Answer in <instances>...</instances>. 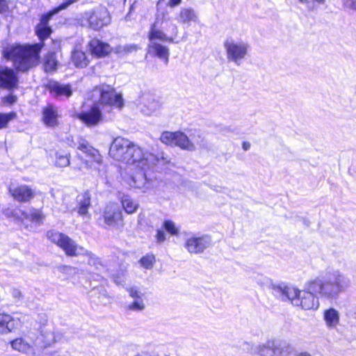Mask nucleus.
I'll return each instance as SVG.
<instances>
[{
	"instance_id": "58",
	"label": "nucleus",
	"mask_w": 356,
	"mask_h": 356,
	"mask_svg": "<svg viewBox=\"0 0 356 356\" xmlns=\"http://www.w3.org/2000/svg\"><path fill=\"white\" fill-rule=\"evenodd\" d=\"M115 282H116L118 284H120V282H118V281H117V280H115Z\"/></svg>"
},
{
	"instance_id": "13",
	"label": "nucleus",
	"mask_w": 356,
	"mask_h": 356,
	"mask_svg": "<svg viewBox=\"0 0 356 356\" xmlns=\"http://www.w3.org/2000/svg\"><path fill=\"white\" fill-rule=\"evenodd\" d=\"M13 350L29 356H38L33 342V333L29 332L24 337L16 338L10 342Z\"/></svg>"
},
{
	"instance_id": "5",
	"label": "nucleus",
	"mask_w": 356,
	"mask_h": 356,
	"mask_svg": "<svg viewBox=\"0 0 356 356\" xmlns=\"http://www.w3.org/2000/svg\"><path fill=\"white\" fill-rule=\"evenodd\" d=\"M169 20L170 19L168 17V13L167 10L162 11L156 15L155 22L151 26L148 34L149 43H152V42H156V40L174 42V37H168L163 31L157 29L158 25L162 26L163 24H165L162 28L166 31H171L174 35L177 36L178 33V27L175 24L169 22Z\"/></svg>"
},
{
	"instance_id": "18",
	"label": "nucleus",
	"mask_w": 356,
	"mask_h": 356,
	"mask_svg": "<svg viewBox=\"0 0 356 356\" xmlns=\"http://www.w3.org/2000/svg\"><path fill=\"white\" fill-rule=\"evenodd\" d=\"M77 118L87 127L97 126L102 121V113L97 105H93L90 109L77 114Z\"/></svg>"
},
{
	"instance_id": "26",
	"label": "nucleus",
	"mask_w": 356,
	"mask_h": 356,
	"mask_svg": "<svg viewBox=\"0 0 356 356\" xmlns=\"http://www.w3.org/2000/svg\"><path fill=\"white\" fill-rule=\"evenodd\" d=\"M56 13H54V9L44 16L40 21V24L36 27V33L40 40H44L49 37L51 33V29L47 26L49 19Z\"/></svg>"
},
{
	"instance_id": "15",
	"label": "nucleus",
	"mask_w": 356,
	"mask_h": 356,
	"mask_svg": "<svg viewBox=\"0 0 356 356\" xmlns=\"http://www.w3.org/2000/svg\"><path fill=\"white\" fill-rule=\"evenodd\" d=\"M8 191L12 197L20 203L29 202L35 197V191L26 184H11Z\"/></svg>"
},
{
	"instance_id": "21",
	"label": "nucleus",
	"mask_w": 356,
	"mask_h": 356,
	"mask_svg": "<svg viewBox=\"0 0 356 356\" xmlns=\"http://www.w3.org/2000/svg\"><path fill=\"white\" fill-rule=\"evenodd\" d=\"M130 186L138 188L142 192H147L152 188V183L144 172H139L132 176L129 181Z\"/></svg>"
},
{
	"instance_id": "48",
	"label": "nucleus",
	"mask_w": 356,
	"mask_h": 356,
	"mask_svg": "<svg viewBox=\"0 0 356 356\" xmlns=\"http://www.w3.org/2000/svg\"><path fill=\"white\" fill-rule=\"evenodd\" d=\"M343 6L345 8L355 10L356 0H343Z\"/></svg>"
},
{
	"instance_id": "61",
	"label": "nucleus",
	"mask_w": 356,
	"mask_h": 356,
	"mask_svg": "<svg viewBox=\"0 0 356 356\" xmlns=\"http://www.w3.org/2000/svg\"><path fill=\"white\" fill-rule=\"evenodd\" d=\"M355 11H356V8H355Z\"/></svg>"
},
{
	"instance_id": "17",
	"label": "nucleus",
	"mask_w": 356,
	"mask_h": 356,
	"mask_svg": "<svg viewBox=\"0 0 356 356\" xmlns=\"http://www.w3.org/2000/svg\"><path fill=\"white\" fill-rule=\"evenodd\" d=\"M292 350L289 346L280 348L275 341H268L257 348V353L261 356H286Z\"/></svg>"
},
{
	"instance_id": "47",
	"label": "nucleus",
	"mask_w": 356,
	"mask_h": 356,
	"mask_svg": "<svg viewBox=\"0 0 356 356\" xmlns=\"http://www.w3.org/2000/svg\"><path fill=\"white\" fill-rule=\"evenodd\" d=\"M154 156L155 157V160H154V163L150 165L149 168L152 165H155L156 162L162 163L163 164L168 163L169 162L167 155L165 156L163 153L161 154V158H159L158 156H156L155 155H154Z\"/></svg>"
},
{
	"instance_id": "23",
	"label": "nucleus",
	"mask_w": 356,
	"mask_h": 356,
	"mask_svg": "<svg viewBox=\"0 0 356 356\" xmlns=\"http://www.w3.org/2000/svg\"><path fill=\"white\" fill-rule=\"evenodd\" d=\"M148 52L149 54L163 60L165 64L168 63L169 49L167 47L157 42H152V43H149L148 44Z\"/></svg>"
},
{
	"instance_id": "52",
	"label": "nucleus",
	"mask_w": 356,
	"mask_h": 356,
	"mask_svg": "<svg viewBox=\"0 0 356 356\" xmlns=\"http://www.w3.org/2000/svg\"><path fill=\"white\" fill-rule=\"evenodd\" d=\"M182 0H168L167 5L170 8L178 6L181 4Z\"/></svg>"
},
{
	"instance_id": "44",
	"label": "nucleus",
	"mask_w": 356,
	"mask_h": 356,
	"mask_svg": "<svg viewBox=\"0 0 356 356\" xmlns=\"http://www.w3.org/2000/svg\"><path fill=\"white\" fill-rule=\"evenodd\" d=\"M138 49V47L136 44H129L124 46H119L116 48V52L121 54V53H131L133 51H136Z\"/></svg>"
},
{
	"instance_id": "57",
	"label": "nucleus",
	"mask_w": 356,
	"mask_h": 356,
	"mask_svg": "<svg viewBox=\"0 0 356 356\" xmlns=\"http://www.w3.org/2000/svg\"><path fill=\"white\" fill-rule=\"evenodd\" d=\"M316 1H317L318 3H324L325 2V0H315ZM300 2L302 3H308V0H299Z\"/></svg>"
},
{
	"instance_id": "19",
	"label": "nucleus",
	"mask_w": 356,
	"mask_h": 356,
	"mask_svg": "<svg viewBox=\"0 0 356 356\" xmlns=\"http://www.w3.org/2000/svg\"><path fill=\"white\" fill-rule=\"evenodd\" d=\"M17 86V78L13 70L0 67V87L12 90Z\"/></svg>"
},
{
	"instance_id": "14",
	"label": "nucleus",
	"mask_w": 356,
	"mask_h": 356,
	"mask_svg": "<svg viewBox=\"0 0 356 356\" xmlns=\"http://www.w3.org/2000/svg\"><path fill=\"white\" fill-rule=\"evenodd\" d=\"M77 149L91 157L93 161L99 165V167L95 169L98 172L99 176H103L106 169L105 166L102 165L103 159L99 151L92 147L86 139L82 138L78 140Z\"/></svg>"
},
{
	"instance_id": "2",
	"label": "nucleus",
	"mask_w": 356,
	"mask_h": 356,
	"mask_svg": "<svg viewBox=\"0 0 356 356\" xmlns=\"http://www.w3.org/2000/svg\"><path fill=\"white\" fill-rule=\"evenodd\" d=\"M349 278L339 270L328 272L308 282V289L327 300L336 298L350 286Z\"/></svg>"
},
{
	"instance_id": "27",
	"label": "nucleus",
	"mask_w": 356,
	"mask_h": 356,
	"mask_svg": "<svg viewBox=\"0 0 356 356\" xmlns=\"http://www.w3.org/2000/svg\"><path fill=\"white\" fill-rule=\"evenodd\" d=\"M175 146L190 152L195 151L197 149L195 143L181 131H177Z\"/></svg>"
},
{
	"instance_id": "10",
	"label": "nucleus",
	"mask_w": 356,
	"mask_h": 356,
	"mask_svg": "<svg viewBox=\"0 0 356 356\" xmlns=\"http://www.w3.org/2000/svg\"><path fill=\"white\" fill-rule=\"evenodd\" d=\"M103 219L104 223L113 229L121 230L124 225L122 211L115 202L106 204L103 211Z\"/></svg>"
},
{
	"instance_id": "31",
	"label": "nucleus",
	"mask_w": 356,
	"mask_h": 356,
	"mask_svg": "<svg viewBox=\"0 0 356 356\" xmlns=\"http://www.w3.org/2000/svg\"><path fill=\"white\" fill-rule=\"evenodd\" d=\"M15 328L13 318L6 314L0 313V334H8Z\"/></svg>"
},
{
	"instance_id": "7",
	"label": "nucleus",
	"mask_w": 356,
	"mask_h": 356,
	"mask_svg": "<svg viewBox=\"0 0 356 356\" xmlns=\"http://www.w3.org/2000/svg\"><path fill=\"white\" fill-rule=\"evenodd\" d=\"M48 238L60 247L67 256L76 257L82 255L83 248L79 246L68 236L56 231H49L47 234Z\"/></svg>"
},
{
	"instance_id": "49",
	"label": "nucleus",
	"mask_w": 356,
	"mask_h": 356,
	"mask_svg": "<svg viewBox=\"0 0 356 356\" xmlns=\"http://www.w3.org/2000/svg\"><path fill=\"white\" fill-rule=\"evenodd\" d=\"M17 97L13 95H8L2 98V102L5 105H10L16 102Z\"/></svg>"
},
{
	"instance_id": "4",
	"label": "nucleus",
	"mask_w": 356,
	"mask_h": 356,
	"mask_svg": "<svg viewBox=\"0 0 356 356\" xmlns=\"http://www.w3.org/2000/svg\"><path fill=\"white\" fill-rule=\"evenodd\" d=\"M274 290L283 300H289L293 306L305 310H316L319 307L318 298L315 292L308 289V283L305 290L286 285L277 286Z\"/></svg>"
},
{
	"instance_id": "1",
	"label": "nucleus",
	"mask_w": 356,
	"mask_h": 356,
	"mask_svg": "<svg viewBox=\"0 0 356 356\" xmlns=\"http://www.w3.org/2000/svg\"><path fill=\"white\" fill-rule=\"evenodd\" d=\"M109 154L113 159L136 165L143 171L149 169L155 160L153 154L144 152L140 147L122 137H117L113 140Z\"/></svg>"
},
{
	"instance_id": "25",
	"label": "nucleus",
	"mask_w": 356,
	"mask_h": 356,
	"mask_svg": "<svg viewBox=\"0 0 356 356\" xmlns=\"http://www.w3.org/2000/svg\"><path fill=\"white\" fill-rule=\"evenodd\" d=\"M90 49L92 54L97 57H104L108 55L112 50L111 46L97 39H93L90 42Z\"/></svg>"
},
{
	"instance_id": "34",
	"label": "nucleus",
	"mask_w": 356,
	"mask_h": 356,
	"mask_svg": "<svg viewBox=\"0 0 356 356\" xmlns=\"http://www.w3.org/2000/svg\"><path fill=\"white\" fill-rule=\"evenodd\" d=\"M43 66L46 72H52L56 70L58 60L55 53L50 52L46 55Z\"/></svg>"
},
{
	"instance_id": "28",
	"label": "nucleus",
	"mask_w": 356,
	"mask_h": 356,
	"mask_svg": "<svg viewBox=\"0 0 356 356\" xmlns=\"http://www.w3.org/2000/svg\"><path fill=\"white\" fill-rule=\"evenodd\" d=\"M42 120L47 127H55L58 124L57 109L52 105L44 108Z\"/></svg>"
},
{
	"instance_id": "35",
	"label": "nucleus",
	"mask_w": 356,
	"mask_h": 356,
	"mask_svg": "<svg viewBox=\"0 0 356 356\" xmlns=\"http://www.w3.org/2000/svg\"><path fill=\"white\" fill-rule=\"evenodd\" d=\"M83 251L84 252L82 254L86 255L88 257V263L89 265L95 267L97 269H100L104 266L101 259L97 255L87 250L84 248Z\"/></svg>"
},
{
	"instance_id": "12",
	"label": "nucleus",
	"mask_w": 356,
	"mask_h": 356,
	"mask_svg": "<svg viewBox=\"0 0 356 356\" xmlns=\"http://www.w3.org/2000/svg\"><path fill=\"white\" fill-rule=\"evenodd\" d=\"M56 341V335L51 326L41 327L38 336L33 334V342L38 356H46L42 355L43 351L54 345Z\"/></svg>"
},
{
	"instance_id": "46",
	"label": "nucleus",
	"mask_w": 356,
	"mask_h": 356,
	"mask_svg": "<svg viewBox=\"0 0 356 356\" xmlns=\"http://www.w3.org/2000/svg\"><path fill=\"white\" fill-rule=\"evenodd\" d=\"M254 281H255L259 285L264 286L268 284V277L264 276L263 275L257 274L252 277Z\"/></svg>"
},
{
	"instance_id": "16",
	"label": "nucleus",
	"mask_w": 356,
	"mask_h": 356,
	"mask_svg": "<svg viewBox=\"0 0 356 356\" xmlns=\"http://www.w3.org/2000/svg\"><path fill=\"white\" fill-rule=\"evenodd\" d=\"M45 218V216L41 209L31 208L28 212L24 211L22 224L26 229L32 230L40 226Z\"/></svg>"
},
{
	"instance_id": "50",
	"label": "nucleus",
	"mask_w": 356,
	"mask_h": 356,
	"mask_svg": "<svg viewBox=\"0 0 356 356\" xmlns=\"http://www.w3.org/2000/svg\"><path fill=\"white\" fill-rule=\"evenodd\" d=\"M156 238L157 243H163L165 240V234L163 231L158 229L156 231Z\"/></svg>"
},
{
	"instance_id": "37",
	"label": "nucleus",
	"mask_w": 356,
	"mask_h": 356,
	"mask_svg": "<svg viewBox=\"0 0 356 356\" xmlns=\"http://www.w3.org/2000/svg\"><path fill=\"white\" fill-rule=\"evenodd\" d=\"M3 213L8 218H13L15 220L22 222L23 218L24 211L19 208H7L3 210Z\"/></svg>"
},
{
	"instance_id": "36",
	"label": "nucleus",
	"mask_w": 356,
	"mask_h": 356,
	"mask_svg": "<svg viewBox=\"0 0 356 356\" xmlns=\"http://www.w3.org/2000/svg\"><path fill=\"white\" fill-rule=\"evenodd\" d=\"M145 108L143 109V112L147 115H151L156 111L159 107V102L155 99H145L144 102Z\"/></svg>"
},
{
	"instance_id": "54",
	"label": "nucleus",
	"mask_w": 356,
	"mask_h": 356,
	"mask_svg": "<svg viewBox=\"0 0 356 356\" xmlns=\"http://www.w3.org/2000/svg\"><path fill=\"white\" fill-rule=\"evenodd\" d=\"M198 138L196 140V143L197 145H199L200 147H202L203 145H204V138H202L200 136H197Z\"/></svg>"
},
{
	"instance_id": "32",
	"label": "nucleus",
	"mask_w": 356,
	"mask_h": 356,
	"mask_svg": "<svg viewBox=\"0 0 356 356\" xmlns=\"http://www.w3.org/2000/svg\"><path fill=\"white\" fill-rule=\"evenodd\" d=\"M91 197L88 191L83 192L78 197V213L81 216H86L88 213V210L90 207Z\"/></svg>"
},
{
	"instance_id": "55",
	"label": "nucleus",
	"mask_w": 356,
	"mask_h": 356,
	"mask_svg": "<svg viewBox=\"0 0 356 356\" xmlns=\"http://www.w3.org/2000/svg\"><path fill=\"white\" fill-rule=\"evenodd\" d=\"M250 147V144L248 142H244L243 143V149L245 151L248 150Z\"/></svg>"
},
{
	"instance_id": "33",
	"label": "nucleus",
	"mask_w": 356,
	"mask_h": 356,
	"mask_svg": "<svg viewBox=\"0 0 356 356\" xmlns=\"http://www.w3.org/2000/svg\"><path fill=\"white\" fill-rule=\"evenodd\" d=\"M70 153L65 150L59 149L55 153L54 165L58 168H65L70 164Z\"/></svg>"
},
{
	"instance_id": "20",
	"label": "nucleus",
	"mask_w": 356,
	"mask_h": 356,
	"mask_svg": "<svg viewBox=\"0 0 356 356\" xmlns=\"http://www.w3.org/2000/svg\"><path fill=\"white\" fill-rule=\"evenodd\" d=\"M175 19L179 23L184 24L199 22L197 13L193 8L188 7L181 8Z\"/></svg>"
},
{
	"instance_id": "43",
	"label": "nucleus",
	"mask_w": 356,
	"mask_h": 356,
	"mask_svg": "<svg viewBox=\"0 0 356 356\" xmlns=\"http://www.w3.org/2000/svg\"><path fill=\"white\" fill-rule=\"evenodd\" d=\"M77 0H63V1L54 8V13H58L63 10L67 9L70 5L75 3ZM5 6L4 0H0V10Z\"/></svg>"
},
{
	"instance_id": "40",
	"label": "nucleus",
	"mask_w": 356,
	"mask_h": 356,
	"mask_svg": "<svg viewBox=\"0 0 356 356\" xmlns=\"http://www.w3.org/2000/svg\"><path fill=\"white\" fill-rule=\"evenodd\" d=\"M17 118V114L15 112L8 113H0V129H4L7 127L8 124Z\"/></svg>"
},
{
	"instance_id": "22",
	"label": "nucleus",
	"mask_w": 356,
	"mask_h": 356,
	"mask_svg": "<svg viewBox=\"0 0 356 356\" xmlns=\"http://www.w3.org/2000/svg\"><path fill=\"white\" fill-rule=\"evenodd\" d=\"M323 320L328 329H336L340 323V313L334 307H330L323 311Z\"/></svg>"
},
{
	"instance_id": "29",
	"label": "nucleus",
	"mask_w": 356,
	"mask_h": 356,
	"mask_svg": "<svg viewBox=\"0 0 356 356\" xmlns=\"http://www.w3.org/2000/svg\"><path fill=\"white\" fill-rule=\"evenodd\" d=\"M71 60L76 67L80 68L87 67L89 63V60L86 53L78 47H76L72 51Z\"/></svg>"
},
{
	"instance_id": "56",
	"label": "nucleus",
	"mask_w": 356,
	"mask_h": 356,
	"mask_svg": "<svg viewBox=\"0 0 356 356\" xmlns=\"http://www.w3.org/2000/svg\"><path fill=\"white\" fill-rule=\"evenodd\" d=\"M296 356H312V355L307 351H303L298 353Z\"/></svg>"
},
{
	"instance_id": "60",
	"label": "nucleus",
	"mask_w": 356,
	"mask_h": 356,
	"mask_svg": "<svg viewBox=\"0 0 356 356\" xmlns=\"http://www.w3.org/2000/svg\"><path fill=\"white\" fill-rule=\"evenodd\" d=\"M172 37H174V38H175V36L173 35V36H172ZM175 42V44H177V42Z\"/></svg>"
},
{
	"instance_id": "8",
	"label": "nucleus",
	"mask_w": 356,
	"mask_h": 356,
	"mask_svg": "<svg viewBox=\"0 0 356 356\" xmlns=\"http://www.w3.org/2000/svg\"><path fill=\"white\" fill-rule=\"evenodd\" d=\"M228 61L240 65L248 55L249 44L241 40H227L224 42Z\"/></svg>"
},
{
	"instance_id": "53",
	"label": "nucleus",
	"mask_w": 356,
	"mask_h": 356,
	"mask_svg": "<svg viewBox=\"0 0 356 356\" xmlns=\"http://www.w3.org/2000/svg\"><path fill=\"white\" fill-rule=\"evenodd\" d=\"M81 161H82V163H83V165H84V166H83V168H86V169H88V168H89V163H88V161L87 160L83 159L82 157L81 158ZM78 170H79V171H82V170H83V168L79 167V168H78Z\"/></svg>"
},
{
	"instance_id": "38",
	"label": "nucleus",
	"mask_w": 356,
	"mask_h": 356,
	"mask_svg": "<svg viewBox=\"0 0 356 356\" xmlns=\"http://www.w3.org/2000/svg\"><path fill=\"white\" fill-rule=\"evenodd\" d=\"M127 309L132 312H143L145 309L144 300L143 298L134 300L127 305Z\"/></svg>"
},
{
	"instance_id": "62",
	"label": "nucleus",
	"mask_w": 356,
	"mask_h": 356,
	"mask_svg": "<svg viewBox=\"0 0 356 356\" xmlns=\"http://www.w3.org/2000/svg\"><path fill=\"white\" fill-rule=\"evenodd\" d=\"M166 356H169V355H166Z\"/></svg>"
},
{
	"instance_id": "11",
	"label": "nucleus",
	"mask_w": 356,
	"mask_h": 356,
	"mask_svg": "<svg viewBox=\"0 0 356 356\" xmlns=\"http://www.w3.org/2000/svg\"><path fill=\"white\" fill-rule=\"evenodd\" d=\"M211 244V238L209 235L192 234L185 241L184 248L191 254L202 253Z\"/></svg>"
},
{
	"instance_id": "51",
	"label": "nucleus",
	"mask_w": 356,
	"mask_h": 356,
	"mask_svg": "<svg viewBox=\"0 0 356 356\" xmlns=\"http://www.w3.org/2000/svg\"><path fill=\"white\" fill-rule=\"evenodd\" d=\"M37 321L42 325V327H47L46 324L47 323V316L45 314H40L38 316Z\"/></svg>"
},
{
	"instance_id": "3",
	"label": "nucleus",
	"mask_w": 356,
	"mask_h": 356,
	"mask_svg": "<svg viewBox=\"0 0 356 356\" xmlns=\"http://www.w3.org/2000/svg\"><path fill=\"white\" fill-rule=\"evenodd\" d=\"M43 43L31 45L10 44L4 47L3 56L13 61L19 71L25 72L38 65Z\"/></svg>"
},
{
	"instance_id": "39",
	"label": "nucleus",
	"mask_w": 356,
	"mask_h": 356,
	"mask_svg": "<svg viewBox=\"0 0 356 356\" xmlns=\"http://www.w3.org/2000/svg\"><path fill=\"white\" fill-rule=\"evenodd\" d=\"M177 131H163L160 137V140L166 145L175 146Z\"/></svg>"
},
{
	"instance_id": "42",
	"label": "nucleus",
	"mask_w": 356,
	"mask_h": 356,
	"mask_svg": "<svg viewBox=\"0 0 356 356\" xmlns=\"http://www.w3.org/2000/svg\"><path fill=\"white\" fill-rule=\"evenodd\" d=\"M163 227L171 235L177 236L179 234V228L171 220H165Z\"/></svg>"
},
{
	"instance_id": "6",
	"label": "nucleus",
	"mask_w": 356,
	"mask_h": 356,
	"mask_svg": "<svg viewBox=\"0 0 356 356\" xmlns=\"http://www.w3.org/2000/svg\"><path fill=\"white\" fill-rule=\"evenodd\" d=\"M99 95V103L108 112L112 109L117 108L121 110L124 106V99L122 95L118 93L109 85H102L96 88Z\"/></svg>"
},
{
	"instance_id": "24",
	"label": "nucleus",
	"mask_w": 356,
	"mask_h": 356,
	"mask_svg": "<svg viewBox=\"0 0 356 356\" xmlns=\"http://www.w3.org/2000/svg\"><path fill=\"white\" fill-rule=\"evenodd\" d=\"M48 90L56 96H65L69 97L72 95L71 86L69 84H61L55 81H50L47 85Z\"/></svg>"
},
{
	"instance_id": "30",
	"label": "nucleus",
	"mask_w": 356,
	"mask_h": 356,
	"mask_svg": "<svg viewBox=\"0 0 356 356\" xmlns=\"http://www.w3.org/2000/svg\"><path fill=\"white\" fill-rule=\"evenodd\" d=\"M120 202L123 209L128 214L134 213L139 207L138 201L128 195H122L120 197Z\"/></svg>"
},
{
	"instance_id": "41",
	"label": "nucleus",
	"mask_w": 356,
	"mask_h": 356,
	"mask_svg": "<svg viewBox=\"0 0 356 356\" xmlns=\"http://www.w3.org/2000/svg\"><path fill=\"white\" fill-rule=\"evenodd\" d=\"M139 264L144 268L151 269L155 264V257L152 254H148L139 260Z\"/></svg>"
},
{
	"instance_id": "9",
	"label": "nucleus",
	"mask_w": 356,
	"mask_h": 356,
	"mask_svg": "<svg viewBox=\"0 0 356 356\" xmlns=\"http://www.w3.org/2000/svg\"><path fill=\"white\" fill-rule=\"evenodd\" d=\"M83 19L88 22L89 28L95 31L100 30L111 22L107 9L102 6L86 11L83 15Z\"/></svg>"
},
{
	"instance_id": "59",
	"label": "nucleus",
	"mask_w": 356,
	"mask_h": 356,
	"mask_svg": "<svg viewBox=\"0 0 356 356\" xmlns=\"http://www.w3.org/2000/svg\"><path fill=\"white\" fill-rule=\"evenodd\" d=\"M163 0H159L158 1V3H159L160 2L163 1Z\"/></svg>"
},
{
	"instance_id": "45",
	"label": "nucleus",
	"mask_w": 356,
	"mask_h": 356,
	"mask_svg": "<svg viewBox=\"0 0 356 356\" xmlns=\"http://www.w3.org/2000/svg\"><path fill=\"white\" fill-rule=\"evenodd\" d=\"M126 291L128 292L129 296L133 298V300L143 298V294L138 290L136 286H134L127 287Z\"/></svg>"
}]
</instances>
